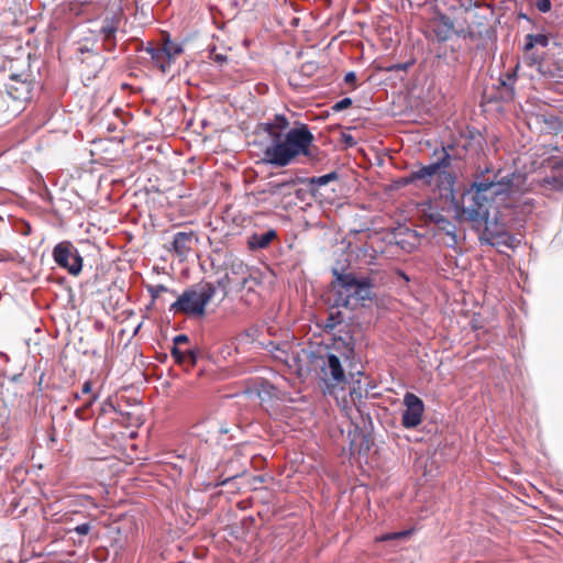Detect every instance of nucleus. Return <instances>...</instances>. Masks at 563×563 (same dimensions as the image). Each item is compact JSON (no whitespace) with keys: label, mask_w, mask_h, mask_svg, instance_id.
Listing matches in <instances>:
<instances>
[{"label":"nucleus","mask_w":563,"mask_h":563,"mask_svg":"<svg viewBox=\"0 0 563 563\" xmlns=\"http://www.w3.org/2000/svg\"><path fill=\"white\" fill-rule=\"evenodd\" d=\"M529 190L525 175L498 170L493 178L483 177L472 184L457 207V218L471 222L474 229L483 227V242L514 247L517 240L508 230L532 212Z\"/></svg>","instance_id":"obj_1"},{"label":"nucleus","mask_w":563,"mask_h":563,"mask_svg":"<svg viewBox=\"0 0 563 563\" xmlns=\"http://www.w3.org/2000/svg\"><path fill=\"white\" fill-rule=\"evenodd\" d=\"M261 126L271 139V143L263 153L266 163L285 167L297 156L309 155L314 137L307 125L288 129V120L278 114L273 120L262 123Z\"/></svg>","instance_id":"obj_2"},{"label":"nucleus","mask_w":563,"mask_h":563,"mask_svg":"<svg viewBox=\"0 0 563 563\" xmlns=\"http://www.w3.org/2000/svg\"><path fill=\"white\" fill-rule=\"evenodd\" d=\"M332 283L333 302L336 307L354 309L357 305L373 298V284L367 277H357L352 273L335 272Z\"/></svg>","instance_id":"obj_3"},{"label":"nucleus","mask_w":563,"mask_h":563,"mask_svg":"<svg viewBox=\"0 0 563 563\" xmlns=\"http://www.w3.org/2000/svg\"><path fill=\"white\" fill-rule=\"evenodd\" d=\"M217 290L218 286L212 283L194 285L172 303L170 311L181 312L190 317H202L206 312V306L216 296Z\"/></svg>","instance_id":"obj_4"},{"label":"nucleus","mask_w":563,"mask_h":563,"mask_svg":"<svg viewBox=\"0 0 563 563\" xmlns=\"http://www.w3.org/2000/svg\"><path fill=\"white\" fill-rule=\"evenodd\" d=\"M321 380L324 384L323 393L328 395H334L335 388L345 384V373L336 355H325L321 365Z\"/></svg>","instance_id":"obj_5"},{"label":"nucleus","mask_w":563,"mask_h":563,"mask_svg":"<svg viewBox=\"0 0 563 563\" xmlns=\"http://www.w3.org/2000/svg\"><path fill=\"white\" fill-rule=\"evenodd\" d=\"M53 258L59 267L66 269L73 276L79 275L82 269V257L78 250L68 241L55 245Z\"/></svg>","instance_id":"obj_6"},{"label":"nucleus","mask_w":563,"mask_h":563,"mask_svg":"<svg viewBox=\"0 0 563 563\" xmlns=\"http://www.w3.org/2000/svg\"><path fill=\"white\" fill-rule=\"evenodd\" d=\"M405 410L401 417V424L406 429L417 428L423 417L424 405L423 401L412 393H406L404 396Z\"/></svg>","instance_id":"obj_7"},{"label":"nucleus","mask_w":563,"mask_h":563,"mask_svg":"<svg viewBox=\"0 0 563 563\" xmlns=\"http://www.w3.org/2000/svg\"><path fill=\"white\" fill-rule=\"evenodd\" d=\"M449 165V155L445 154L439 162L423 166L410 175V181H421L424 186H431L439 180L443 174V168Z\"/></svg>","instance_id":"obj_8"},{"label":"nucleus","mask_w":563,"mask_h":563,"mask_svg":"<svg viewBox=\"0 0 563 563\" xmlns=\"http://www.w3.org/2000/svg\"><path fill=\"white\" fill-rule=\"evenodd\" d=\"M5 91L13 100H29L31 99L32 84L21 79L19 75H13L5 84Z\"/></svg>","instance_id":"obj_9"},{"label":"nucleus","mask_w":563,"mask_h":563,"mask_svg":"<svg viewBox=\"0 0 563 563\" xmlns=\"http://www.w3.org/2000/svg\"><path fill=\"white\" fill-rule=\"evenodd\" d=\"M197 242L198 238L192 231L177 232L174 235L173 247L177 256L184 260L188 256Z\"/></svg>","instance_id":"obj_10"},{"label":"nucleus","mask_w":563,"mask_h":563,"mask_svg":"<svg viewBox=\"0 0 563 563\" xmlns=\"http://www.w3.org/2000/svg\"><path fill=\"white\" fill-rule=\"evenodd\" d=\"M276 236L277 234L275 230H268L264 233H254L249 239V246L252 250L265 249L276 239Z\"/></svg>","instance_id":"obj_11"},{"label":"nucleus","mask_w":563,"mask_h":563,"mask_svg":"<svg viewBox=\"0 0 563 563\" xmlns=\"http://www.w3.org/2000/svg\"><path fill=\"white\" fill-rule=\"evenodd\" d=\"M145 51L163 73L169 69L170 64L167 62L162 47L148 46Z\"/></svg>","instance_id":"obj_12"},{"label":"nucleus","mask_w":563,"mask_h":563,"mask_svg":"<svg viewBox=\"0 0 563 563\" xmlns=\"http://www.w3.org/2000/svg\"><path fill=\"white\" fill-rule=\"evenodd\" d=\"M547 47L549 45V37L545 34H527L523 51L530 52L534 46Z\"/></svg>","instance_id":"obj_13"},{"label":"nucleus","mask_w":563,"mask_h":563,"mask_svg":"<svg viewBox=\"0 0 563 563\" xmlns=\"http://www.w3.org/2000/svg\"><path fill=\"white\" fill-rule=\"evenodd\" d=\"M162 49L166 56V59L169 64H172V62L183 53V48L179 44L173 42L172 40L169 38H166L164 41V44L162 46Z\"/></svg>","instance_id":"obj_14"},{"label":"nucleus","mask_w":563,"mask_h":563,"mask_svg":"<svg viewBox=\"0 0 563 563\" xmlns=\"http://www.w3.org/2000/svg\"><path fill=\"white\" fill-rule=\"evenodd\" d=\"M433 221L438 224L439 229L444 231L448 236H450L452 243H456V234H455V225L452 224L444 217L437 214L433 218Z\"/></svg>","instance_id":"obj_15"},{"label":"nucleus","mask_w":563,"mask_h":563,"mask_svg":"<svg viewBox=\"0 0 563 563\" xmlns=\"http://www.w3.org/2000/svg\"><path fill=\"white\" fill-rule=\"evenodd\" d=\"M118 29V23L114 16L106 18L102 22L101 33L106 41L113 38Z\"/></svg>","instance_id":"obj_16"},{"label":"nucleus","mask_w":563,"mask_h":563,"mask_svg":"<svg viewBox=\"0 0 563 563\" xmlns=\"http://www.w3.org/2000/svg\"><path fill=\"white\" fill-rule=\"evenodd\" d=\"M295 185L294 180L283 181V183H269L268 184V192L271 195H287L289 194L287 190L291 189Z\"/></svg>","instance_id":"obj_17"},{"label":"nucleus","mask_w":563,"mask_h":563,"mask_svg":"<svg viewBox=\"0 0 563 563\" xmlns=\"http://www.w3.org/2000/svg\"><path fill=\"white\" fill-rule=\"evenodd\" d=\"M82 394H91L89 400L85 404V408H89L93 405V402L99 398V391H92V383L90 380H86L81 388Z\"/></svg>","instance_id":"obj_18"},{"label":"nucleus","mask_w":563,"mask_h":563,"mask_svg":"<svg viewBox=\"0 0 563 563\" xmlns=\"http://www.w3.org/2000/svg\"><path fill=\"white\" fill-rule=\"evenodd\" d=\"M336 178H338L336 173L332 172V173H329L327 175H322L319 177H312L310 179V185L321 187V186H325L327 184H329L330 181H332Z\"/></svg>","instance_id":"obj_19"},{"label":"nucleus","mask_w":563,"mask_h":563,"mask_svg":"<svg viewBox=\"0 0 563 563\" xmlns=\"http://www.w3.org/2000/svg\"><path fill=\"white\" fill-rule=\"evenodd\" d=\"M543 57L537 52L531 49L530 52H525V63L529 66L540 65Z\"/></svg>","instance_id":"obj_20"},{"label":"nucleus","mask_w":563,"mask_h":563,"mask_svg":"<svg viewBox=\"0 0 563 563\" xmlns=\"http://www.w3.org/2000/svg\"><path fill=\"white\" fill-rule=\"evenodd\" d=\"M409 531H400V532H393V533H386L382 534L380 537L376 538L377 542H384V541H390L396 539H404L409 536Z\"/></svg>","instance_id":"obj_21"},{"label":"nucleus","mask_w":563,"mask_h":563,"mask_svg":"<svg viewBox=\"0 0 563 563\" xmlns=\"http://www.w3.org/2000/svg\"><path fill=\"white\" fill-rule=\"evenodd\" d=\"M197 362V354L194 350H186L180 365L194 366Z\"/></svg>","instance_id":"obj_22"},{"label":"nucleus","mask_w":563,"mask_h":563,"mask_svg":"<svg viewBox=\"0 0 563 563\" xmlns=\"http://www.w3.org/2000/svg\"><path fill=\"white\" fill-rule=\"evenodd\" d=\"M536 7L540 12L547 13L551 10L552 4L550 0H537Z\"/></svg>","instance_id":"obj_23"},{"label":"nucleus","mask_w":563,"mask_h":563,"mask_svg":"<svg viewBox=\"0 0 563 563\" xmlns=\"http://www.w3.org/2000/svg\"><path fill=\"white\" fill-rule=\"evenodd\" d=\"M167 290V287H165L164 285H155L148 287V291L154 299H156L162 292H165Z\"/></svg>","instance_id":"obj_24"},{"label":"nucleus","mask_w":563,"mask_h":563,"mask_svg":"<svg viewBox=\"0 0 563 563\" xmlns=\"http://www.w3.org/2000/svg\"><path fill=\"white\" fill-rule=\"evenodd\" d=\"M352 104L351 98H343L342 100L338 101L332 109L334 111H342L344 109H347Z\"/></svg>","instance_id":"obj_25"},{"label":"nucleus","mask_w":563,"mask_h":563,"mask_svg":"<svg viewBox=\"0 0 563 563\" xmlns=\"http://www.w3.org/2000/svg\"><path fill=\"white\" fill-rule=\"evenodd\" d=\"M185 353H186V350L183 351L180 349V346H173V349H172V355L178 364L183 362V357H184Z\"/></svg>","instance_id":"obj_26"},{"label":"nucleus","mask_w":563,"mask_h":563,"mask_svg":"<svg viewBox=\"0 0 563 563\" xmlns=\"http://www.w3.org/2000/svg\"><path fill=\"white\" fill-rule=\"evenodd\" d=\"M90 525L89 523H81L75 527L74 531L80 536H86L90 532Z\"/></svg>","instance_id":"obj_27"},{"label":"nucleus","mask_w":563,"mask_h":563,"mask_svg":"<svg viewBox=\"0 0 563 563\" xmlns=\"http://www.w3.org/2000/svg\"><path fill=\"white\" fill-rule=\"evenodd\" d=\"M186 343H188V336L186 334H178L174 338V346H180Z\"/></svg>","instance_id":"obj_28"},{"label":"nucleus","mask_w":563,"mask_h":563,"mask_svg":"<svg viewBox=\"0 0 563 563\" xmlns=\"http://www.w3.org/2000/svg\"><path fill=\"white\" fill-rule=\"evenodd\" d=\"M7 108H8L7 99L3 96L2 91L0 90V114L5 112Z\"/></svg>","instance_id":"obj_29"},{"label":"nucleus","mask_w":563,"mask_h":563,"mask_svg":"<svg viewBox=\"0 0 563 563\" xmlns=\"http://www.w3.org/2000/svg\"><path fill=\"white\" fill-rule=\"evenodd\" d=\"M344 81L346 84H354L356 81V75L355 73L353 71H350L347 73L345 76H344Z\"/></svg>","instance_id":"obj_30"},{"label":"nucleus","mask_w":563,"mask_h":563,"mask_svg":"<svg viewBox=\"0 0 563 563\" xmlns=\"http://www.w3.org/2000/svg\"><path fill=\"white\" fill-rule=\"evenodd\" d=\"M547 181L552 185L554 188H560L563 186V180L553 178V181L547 179Z\"/></svg>","instance_id":"obj_31"},{"label":"nucleus","mask_w":563,"mask_h":563,"mask_svg":"<svg viewBox=\"0 0 563 563\" xmlns=\"http://www.w3.org/2000/svg\"><path fill=\"white\" fill-rule=\"evenodd\" d=\"M343 137H344V141H345V143L347 145L352 146V145L355 144V142H354V140H353V137L351 135H344Z\"/></svg>","instance_id":"obj_32"},{"label":"nucleus","mask_w":563,"mask_h":563,"mask_svg":"<svg viewBox=\"0 0 563 563\" xmlns=\"http://www.w3.org/2000/svg\"><path fill=\"white\" fill-rule=\"evenodd\" d=\"M507 77H508L509 80H514L515 79V74L508 75Z\"/></svg>","instance_id":"obj_33"},{"label":"nucleus","mask_w":563,"mask_h":563,"mask_svg":"<svg viewBox=\"0 0 563 563\" xmlns=\"http://www.w3.org/2000/svg\"><path fill=\"white\" fill-rule=\"evenodd\" d=\"M556 120L555 117H550V123H553Z\"/></svg>","instance_id":"obj_34"},{"label":"nucleus","mask_w":563,"mask_h":563,"mask_svg":"<svg viewBox=\"0 0 563 563\" xmlns=\"http://www.w3.org/2000/svg\"><path fill=\"white\" fill-rule=\"evenodd\" d=\"M74 398H75V399H79V395H78V394H75V395H74Z\"/></svg>","instance_id":"obj_35"},{"label":"nucleus","mask_w":563,"mask_h":563,"mask_svg":"<svg viewBox=\"0 0 563 563\" xmlns=\"http://www.w3.org/2000/svg\"><path fill=\"white\" fill-rule=\"evenodd\" d=\"M80 409H76V415L79 416Z\"/></svg>","instance_id":"obj_36"}]
</instances>
